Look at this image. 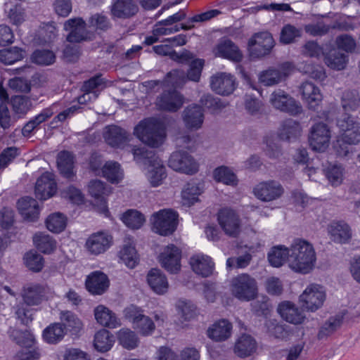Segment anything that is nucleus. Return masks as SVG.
Returning a JSON list of instances; mask_svg holds the SVG:
<instances>
[{
    "label": "nucleus",
    "mask_w": 360,
    "mask_h": 360,
    "mask_svg": "<svg viewBox=\"0 0 360 360\" xmlns=\"http://www.w3.org/2000/svg\"><path fill=\"white\" fill-rule=\"evenodd\" d=\"M300 91L302 100L311 110H316L323 100L319 88L311 82H303L300 86Z\"/></svg>",
    "instance_id": "obj_20"
},
{
    "label": "nucleus",
    "mask_w": 360,
    "mask_h": 360,
    "mask_svg": "<svg viewBox=\"0 0 360 360\" xmlns=\"http://www.w3.org/2000/svg\"><path fill=\"white\" fill-rule=\"evenodd\" d=\"M124 224L132 229H138L145 221L144 216L139 211L130 210L126 212L122 217Z\"/></svg>",
    "instance_id": "obj_54"
},
{
    "label": "nucleus",
    "mask_w": 360,
    "mask_h": 360,
    "mask_svg": "<svg viewBox=\"0 0 360 360\" xmlns=\"http://www.w3.org/2000/svg\"><path fill=\"white\" fill-rule=\"evenodd\" d=\"M63 29L68 32L66 39L70 43H80L91 39L86 23L82 18H72L66 20Z\"/></svg>",
    "instance_id": "obj_11"
},
{
    "label": "nucleus",
    "mask_w": 360,
    "mask_h": 360,
    "mask_svg": "<svg viewBox=\"0 0 360 360\" xmlns=\"http://www.w3.org/2000/svg\"><path fill=\"white\" fill-rule=\"evenodd\" d=\"M181 252L179 248L173 244L168 245L160 255V262L162 266L167 271L176 274L181 268Z\"/></svg>",
    "instance_id": "obj_16"
},
{
    "label": "nucleus",
    "mask_w": 360,
    "mask_h": 360,
    "mask_svg": "<svg viewBox=\"0 0 360 360\" xmlns=\"http://www.w3.org/2000/svg\"><path fill=\"white\" fill-rule=\"evenodd\" d=\"M102 174L111 183H118L123 178V172L117 162H107L102 167Z\"/></svg>",
    "instance_id": "obj_46"
},
{
    "label": "nucleus",
    "mask_w": 360,
    "mask_h": 360,
    "mask_svg": "<svg viewBox=\"0 0 360 360\" xmlns=\"http://www.w3.org/2000/svg\"><path fill=\"white\" fill-rule=\"evenodd\" d=\"M325 174L333 186L340 185L343 179V169L338 165L329 166L325 170Z\"/></svg>",
    "instance_id": "obj_63"
},
{
    "label": "nucleus",
    "mask_w": 360,
    "mask_h": 360,
    "mask_svg": "<svg viewBox=\"0 0 360 360\" xmlns=\"http://www.w3.org/2000/svg\"><path fill=\"white\" fill-rule=\"evenodd\" d=\"M147 281L153 290L159 295L165 293L169 284L165 275L159 269H153L149 271Z\"/></svg>",
    "instance_id": "obj_36"
},
{
    "label": "nucleus",
    "mask_w": 360,
    "mask_h": 360,
    "mask_svg": "<svg viewBox=\"0 0 360 360\" xmlns=\"http://www.w3.org/2000/svg\"><path fill=\"white\" fill-rule=\"evenodd\" d=\"M183 103V96L175 90L164 92L157 100L159 108L169 112L177 111Z\"/></svg>",
    "instance_id": "obj_24"
},
{
    "label": "nucleus",
    "mask_w": 360,
    "mask_h": 360,
    "mask_svg": "<svg viewBox=\"0 0 360 360\" xmlns=\"http://www.w3.org/2000/svg\"><path fill=\"white\" fill-rule=\"evenodd\" d=\"M340 139L347 144H357L360 142V124L355 129L350 128L340 131Z\"/></svg>",
    "instance_id": "obj_64"
},
{
    "label": "nucleus",
    "mask_w": 360,
    "mask_h": 360,
    "mask_svg": "<svg viewBox=\"0 0 360 360\" xmlns=\"http://www.w3.org/2000/svg\"><path fill=\"white\" fill-rule=\"evenodd\" d=\"M290 248L284 245L273 247L268 253V260L270 264L274 267L281 266L286 261L288 262Z\"/></svg>",
    "instance_id": "obj_40"
},
{
    "label": "nucleus",
    "mask_w": 360,
    "mask_h": 360,
    "mask_svg": "<svg viewBox=\"0 0 360 360\" xmlns=\"http://www.w3.org/2000/svg\"><path fill=\"white\" fill-rule=\"evenodd\" d=\"M103 137L108 145L117 148L123 147L129 140L127 131L116 125L106 127Z\"/></svg>",
    "instance_id": "obj_28"
},
{
    "label": "nucleus",
    "mask_w": 360,
    "mask_h": 360,
    "mask_svg": "<svg viewBox=\"0 0 360 360\" xmlns=\"http://www.w3.org/2000/svg\"><path fill=\"white\" fill-rule=\"evenodd\" d=\"M88 191L100 203V211L103 213L107 212L105 197L110 193V188L100 180H91L88 185Z\"/></svg>",
    "instance_id": "obj_25"
},
{
    "label": "nucleus",
    "mask_w": 360,
    "mask_h": 360,
    "mask_svg": "<svg viewBox=\"0 0 360 360\" xmlns=\"http://www.w3.org/2000/svg\"><path fill=\"white\" fill-rule=\"evenodd\" d=\"M181 117L187 129L198 130L202 127L204 122V110L199 105H190L184 110Z\"/></svg>",
    "instance_id": "obj_18"
},
{
    "label": "nucleus",
    "mask_w": 360,
    "mask_h": 360,
    "mask_svg": "<svg viewBox=\"0 0 360 360\" xmlns=\"http://www.w3.org/2000/svg\"><path fill=\"white\" fill-rule=\"evenodd\" d=\"M114 336L107 330L98 331L94 337V347L101 352L109 351L114 344Z\"/></svg>",
    "instance_id": "obj_44"
},
{
    "label": "nucleus",
    "mask_w": 360,
    "mask_h": 360,
    "mask_svg": "<svg viewBox=\"0 0 360 360\" xmlns=\"http://www.w3.org/2000/svg\"><path fill=\"white\" fill-rule=\"evenodd\" d=\"M190 264L193 271L202 277L211 275L214 269V263L212 259L204 255H195L191 257Z\"/></svg>",
    "instance_id": "obj_31"
},
{
    "label": "nucleus",
    "mask_w": 360,
    "mask_h": 360,
    "mask_svg": "<svg viewBox=\"0 0 360 360\" xmlns=\"http://www.w3.org/2000/svg\"><path fill=\"white\" fill-rule=\"evenodd\" d=\"M274 46V40L267 32L255 34L248 41V50L252 58H260L269 54Z\"/></svg>",
    "instance_id": "obj_8"
},
{
    "label": "nucleus",
    "mask_w": 360,
    "mask_h": 360,
    "mask_svg": "<svg viewBox=\"0 0 360 360\" xmlns=\"http://www.w3.org/2000/svg\"><path fill=\"white\" fill-rule=\"evenodd\" d=\"M32 61L40 65H50L56 60L54 53L47 49H37L31 56Z\"/></svg>",
    "instance_id": "obj_56"
},
{
    "label": "nucleus",
    "mask_w": 360,
    "mask_h": 360,
    "mask_svg": "<svg viewBox=\"0 0 360 360\" xmlns=\"http://www.w3.org/2000/svg\"><path fill=\"white\" fill-rule=\"evenodd\" d=\"M25 264L31 271L39 272L44 267V258L37 252L30 251L24 256Z\"/></svg>",
    "instance_id": "obj_58"
},
{
    "label": "nucleus",
    "mask_w": 360,
    "mask_h": 360,
    "mask_svg": "<svg viewBox=\"0 0 360 360\" xmlns=\"http://www.w3.org/2000/svg\"><path fill=\"white\" fill-rule=\"evenodd\" d=\"M57 165L60 172L66 178L74 176V157L68 151H61L57 158Z\"/></svg>",
    "instance_id": "obj_38"
},
{
    "label": "nucleus",
    "mask_w": 360,
    "mask_h": 360,
    "mask_svg": "<svg viewBox=\"0 0 360 360\" xmlns=\"http://www.w3.org/2000/svg\"><path fill=\"white\" fill-rule=\"evenodd\" d=\"M293 70L290 62H285L278 68H271L261 72L259 81L265 86H273L285 80Z\"/></svg>",
    "instance_id": "obj_14"
},
{
    "label": "nucleus",
    "mask_w": 360,
    "mask_h": 360,
    "mask_svg": "<svg viewBox=\"0 0 360 360\" xmlns=\"http://www.w3.org/2000/svg\"><path fill=\"white\" fill-rule=\"evenodd\" d=\"M105 87L103 79L101 75H96L86 81L82 85V91L92 94L93 98L98 97V93Z\"/></svg>",
    "instance_id": "obj_57"
},
{
    "label": "nucleus",
    "mask_w": 360,
    "mask_h": 360,
    "mask_svg": "<svg viewBox=\"0 0 360 360\" xmlns=\"http://www.w3.org/2000/svg\"><path fill=\"white\" fill-rule=\"evenodd\" d=\"M257 349L255 340L250 335H242L236 341L234 347L235 354L245 358L253 354Z\"/></svg>",
    "instance_id": "obj_35"
},
{
    "label": "nucleus",
    "mask_w": 360,
    "mask_h": 360,
    "mask_svg": "<svg viewBox=\"0 0 360 360\" xmlns=\"http://www.w3.org/2000/svg\"><path fill=\"white\" fill-rule=\"evenodd\" d=\"M217 220L224 233L236 237L240 231V219L237 213L229 208L221 209L218 212Z\"/></svg>",
    "instance_id": "obj_13"
},
{
    "label": "nucleus",
    "mask_w": 360,
    "mask_h": 360,
    "mask_svg": "<svg viewBox=\"0 0 360 360\" xmlns=\"http://www.w3.org/2000/svg\"><path fill=\"white\" fill-rule=\"evenodd\" d=\"M25 51L19 47L13 46L0 51V62L11 65L22 60L25 56Z\"/></svg>",
    "instance_id": "obj_51"
},
{
    "label": "nucleus",
    "mask_w": 360,
    "mask_h": 360,
    "mask_svg": "<svg viewBox=\"0 0 360 360\" xmlns=\"http://www.w3.org/2000/svg\"><path fill=\"white\" fill-rule=\"evenodd\" d=\"M153 49L158 55L169 56L172 59L181 63L188 62L194 58L193 54L190 51L185 50L179 54L174 51L171 46L167 44L155 46Z\"/></svg>",
    "instance_id": "obj_37"
},
{
    "label": "nucleus",
    "mask_w": 360,
    "mask_h": 360,
    "mask_svg": "<svg viewBox=\"0 0 360 360\" xmlns=\"http://www.w3.org/2000/svg\"><path fill=\"white\" fill-rule=\"evenodd\" d=\"M253 193L259 200L264 202H270L281 197L284 193V189L278 182L267 181L256 185L253 189Z\"/></svg>",
    "instance_id": "obj_15"
},
{
    "label": "nucleus",
    "mask_w": 360,
    "mask_h": 360,
    "mask_svg": "<svg viewBox=\"0 0 360 360\" xmlns=\"http://www.w3.org/2000/svg\"><path fill=\"white\" fill-rule=\"evenodd\" d=\"M211 89L218 94L227 96L232 94L236 88L233 76L226 72H219L210 78Z\"/></svg>",
    "instance_id": "obj_17"
},
{
    "label": "nucleus",
    "mask_w": 360,
    "mask_h": 360,
    "mask_svg": "<svg viewBox=\"0 0 360 360\" xmlns=\"http://www.w3.org/2000/svg\"><path fill=\"white\" fill-rule=\"evenodd\" d=\"M151 223L155 233L165 236L171 235L176 229L178 214L169 209L161 210L153 214Z\"/></svg>",
    "instance_id": "obj_5"
},
{
    "label": "nucleus",
    "mask_w": 360,
    "mask_h": 360,
    "mask_svg": "<svg viewBox=\"0 0 360 360\" xmlns=\"http://www.w3.org/2000/svg\"><path fill=\"white\" fill-rule=\"evenodd\" d=\"M200 187L195 183H188L181 192L182 202L188 207L198 200V195L201 193Z\"/></svg>",
    "instance_id": "obj_50"
},
{
    "label": "nucleus",
    "mask_w": 360,
    "mask_h": 360,
    "mask_svg": "<svg viewBox=\"0 0 360 360\" xmlns=\"http://www.w3.org/2000/svg\"><path fill=\"white\" fill-rule=\"evenodd\" d=\"M232 295L240 301L254 300L258 292L256 280L248 274H241L231 280Z\"/></svg>",
    "instance_id": "obj_4"
},
{
    "label": "nucleus",
    "mask_w": 360,
    "mask_h": 360,
    "mask_svg": "<svg viewBox=\"0 0 360 360\" xmlns=\"http://www.w3.org/2000/svg\"><path fill=\"white\" fill-rule=\"evenodd\" d=\"M11 105L13 111L19 115L23 116L32 108L30 98L26 96H14L11 97Z\"/></svg>",
    "instance_id": "obj_48"
},
{
    "label": "nucleus",
    "mask_w": 360,
    "mask_h": 360,
    "mask_svg": "<svg viewBox=\"0 0 360 360\" xmlns=\"http://www.w3.org/2000/svg\"><path fill=\"white\" fill-rule=\"evenodd\" d=\"M231 323L226 319H221L209 328L207 335L215 341H224L231 336Z\"/></svg>",
    "instance_id": "obj_33"
},
{
    "label": "nucleus",
    "mask_w": 360,
    "mask_h": 360,
    "mask_svg": "<svg viewBox=\"0 0 360 360\" xmlns=\"http://www.w3.org/2000/svg\"><path fill=\"white\" fill-rule=\"evenodd\" d=\"M60 318L65 328H68L70 330L77 333L82 328V321L74 313L70 311H62Z\"/></svg>",
    "instance_id": "obj_59"
},
{
    "label": "nucleus",
    "mask_w": 360,
    "mask_h": 360,
    "mask_svg": "<svg viewBox=\"0 0 360 360\" xmlns=\"http://www.w3.org/2000/svg\"><path fill=\"white\" fill-rule=\"evenodd\" d=\"M316 257L313 245L308 241L295 239L290 247L288 266L295 272L307 274L314 268Z\"/></svg>",
    "instance_id": "obj_1"
},
{
    "label": "nucleus",
    "mask_w": 360,
    "mask_h": 360,
    "mask_svg": "<svg viewBox=\"0 0 360 360\" xmlns=\"http://www.w3.org/2000/svg\"><path fill=\"white\" fill-rule=\"evenodd\" d=\"M216 181L227 185L236 184V175L226 167L221 166L216 168L213 172Z\"/></svg>",
    "instance_id": "obj_60"
},
{
    "label": "nucleus",
    "mask_w": 360,
    "mask_h": 360,
    "mask_svg": "<svg viewBox=\"0 0 360 360\" xmlns=\"http://www.w3.org/2000/svg\"><path fill=\"white\" fill-rule=\"evenodd\" d=\"M67 219L60 212H56L50 214L46 220L47 229L53 233H60L66 226Z\"/></svg>",
    "instance_id": "obj_52"
},
{
    "label": "nucleus",
    "mask_w": 360,
    "mask_h": 360,
    "mask_svg": "<svg viewBox=\"0 0 360 360\" xmlns=\"http://www.w3.org/2000/svg\"><path fill=\"white\" fill-rule=\"evenodd\" d=\"M36 248L43 253L50 254L56 248V241L49 235L39 232L33 236Z\"/></svg>",
    "instance_id": "obj_43"
},
{
    "label": "nucleus",
    "mask_w": 360,
    "mask_h": 360,
    "mask_svg": "<svg viewBox=\"0 0 360 360\" xmlns=\"http://www.w3.org/2000/svg\"><path fill=\"white\" fill-rule=\"evenodd\" d=\"M94 316L97 322L103 326L115 328L120 326L115 314L104 305H98L95 308Z\"/></svg>",
    "instance_id": "obj_32"
},
{
    "label": "nucleus",
    "mask_w": 360,
    "mask_h": 360,
    "mask_svg": "<svg viewBox=\"0 0 360 360\" xmlns=\"http://www.w3.org/2000/svg\"><path fill=\"white\" fill-rule=\"evenodd\" d=\"M134 160L138 163L148 165L153 161L160 160L155 155L153 150H148L146 147H134L131 149Z\"/></svg>",
    "instance_id": "obj_53"
},
{
    "label": "nucleus",
    "mask_w": 360,
    "mask_h": 360,
    "mask_svg": "<svg viewBox=\"0 0 360 360\" xmlns=\"http://www.w3.org/2000/svg\"><path fill=\"white\" fill-rule=\"evenodd\" d=\"M331 131L327 124L322 122L311 126L309 135V146L313 150L323 152L329 146Z\"/></svg>",
    "instance_id": "obj_7"
},
{
    "label": "nucleus",
    "mask_w": 360,
    "mask_h": 360,
    "mask_svg": "<svg viewBox=\"0 0 360 360\" xmlns=\"http://www.w3.org/2000/svg\"><path fill=\"white\" fill-rule=\"evenodd\" d=\"M138 11V5L133 0H115L111 6L112 15L117 18H129Z\"/></svg>",
    "instance_id": "obj_26"
},
{
    "label": "nucleus",
    "mask_w": 360,
    "mask_h": 360,
    "mask_svg": "<svg viewBox=\"0 0 360 360\" xmlns=\"http://www.w3.org/2000/svg\"><path fill=\"white\" fill-rule=\"evenodd\" d=\"M147 179L153 187L161 185L167 177L166 169L160 160L153 161L148 165V170L146 174Z\"/></svg>",
    "instance_id": "obj_34"
},
{
    "label": "nucleus",
    "mask_w": 360,
    "mask_h": 360,
    "mask_svg": "<svg viewBox=\"0 0 360 360\" xmlns=\"http://www.w3.org/2000/svg\"><path fill=\"white\" fill-rule=\"evenodd\" d=\"M278 312L283 319L295 325L301 324L305 319L303 311L290 301L281 302L278 307Z\"/></svg>",
    "instance_id": "obj_22"
},
{
    "label": "nucleus",
    "mask_w": 360,
    "mask_h": 360,
    "mask_svg": "<svg viewBox=\"0 0 360 360\" xmlns=\"http://www.w3.org/2000/svg\"><path fill=\"white\" fill-rule=\"evenodd\" d=\"M48 292V287L39 283H30L23 287L21 292L23 303L19 304L15 311L17 318L22 324L27 325L33 319L34 310L27 307L40 304Z\"/></svg>",
    "instance_id": "obj_2"
},
{
    "label": "nucleus",
    "mask_w": 360,
    "mask_h": 360,
    "mask_svg": "<svg viewBox=\"0 0 360 360\" xmlns=\"http://www.w3.org/2000/svg\"><path fill=\"white\" fill-rule=\"evenodd\" d=\"M112 237L103 232L91 235L86 242V248L93 255H99L105 252L110 246Z\"/></svg>",
    "instance_id": "obj_23"
},
{
    "label": "nucleus",
    "mask_w": 360,
    "mask_h": 360,
    "mask_svg": "<svg viewBox=\"0 0 360 360\" xmlns=\"http://www.w3.org/2000/svg\"><path fill=\"white\" fill-rule=\"evenodd\" d=\"M301 36V30L294 25H285L281 30L280 41L284 44L294 42L296 38Z\"/></svg>",
    "instance_id": "obj_61"
},
{
    "label": "nucleus",
    "mask_w": 360,
    "mask_h": 360,
    "mask_svg": "<svg viewBox=\"0 0 360 360\" xmlns=\"http://www.w3.org/2000/svg\"><path fill=\"white\" fill-rule=\"evenodd\" d=\"M325 63L330 68L336 70H341L345 68L348 56L339 50H331L325 56Z\"/></svg>",
    "instance_id": "obj_41"
},
{
    "label": "nucleus",
    "mask_w": 360,
    "mask_h": 360,
    "mask_svg": "<svg viewBox=\"0 0 360 360\" xmlns=\"http://www.w3.org/2000/svg\"><path fill=\"white\" fill-rule=\"evenodd\" d=\"M217 56L227 58L234 62H240L243 58V54L238 46L229 39H222L214 49Z\"/></svg>",
    "instance_id": "obj_27"
},
{
    "label": "nucleus",
    "mask_w": 360,
    "mask_h": 360,
    "mask_svg": "<svg viewBox=\"0 0 360 360\" xmlns=\"http://www.w3.org/2000/svg\"><path fill=\"white\" fill-rule=\"evenodd\" d=\"M299 299L302 307L307 311L314 312L323 305L326 294L319 285L311 284L300 295Z\"/></svg>",
    "instance_id": "obj_9"
},
{
    "label": "nucleus",
    "mask_w": 360,
    "mask_h": 360,
    "mask_svg": "<svg viewBox=\"0 0 360 360\" xmlns=\"http://www.w3.org/2000/svg\"><path fill=\"white\" fill-rule=\"evenodd\" d=\"M269 101L276 109L296 115L302 112V105L283 90H275L270 96Z\"/></svg>",
    "instance_id": "obj_10"
},
{
    "label": "nucleus",
    "mask_w": 360,
    "mask_h": 360,
    "mask_svg": "<svg viewBox=\"0 0 360 360\" xmlns=\"http://www.w3.org/2000/svg\"><path fill=\"white\" fill-rule=\"evenodd\" d=\"M120 257L129 268L133 269L138 264L139 256L134 245L130 239L125 241L122 249L120 252Z\"/></svg>",
    "instance_id": "obj_45"
},
{
    "label": "nucleus",
    "mask_w": 360,
    "mask_h": 360,
    "mask_svg": "<svg viewBox=\"0 0 360 360\" xmlns=\"http://www.w3.org/2000/svg\"><path fill=\"white\" fill-rule=\"evenodd\" d=\"M341 106L347 111H355L360 106V96L356 90H347L341 96Z\"/></svg>",
    "instance_id": "obj_47"
},
{
    "label": "nucleus",
    "mask_w": 360,
    "mask_h": 360,
    "mask_svg": "<svg viewBox=\"0 0 360 360\" xmlns=\"http://www.w3.org/2000/svg\"><path fill=\"white\" fill-rule=\"evenodd\" d=\"M327 230L330 238L336 243H347L352 236L350 226L343 221L331 222Z\"/></svg>",
    "instance_id": "obj_21"
},
{
    "label": "nucleus",
    "mask_w": 360,
    "mask_h": 360,
    "mask_svg": "<svg viewBox=\"0 0 360 360\" xmlns=\"http://www.w3.org/2000/svg\"><path fill=\"white\" fill-rule=\"evenodd\" d=\"M119 343L125 349H133L138 347L139 340L135 332L129 328H122L117 333Z\"/></svg>",
    "instance_id": "obj_49"
},
{
    "label": "nucleus",
    "mask_w": 360,
    "mask_h": 360,
    "mask_svg": "<svg viewBox=\"0 0 360 360\" xmlns=\"http://www.w3.org/2000/svg\"><path fill=\"white\" fill-rule=\"evenodd\" d=\"M65 330L60 323H54L46 327L43 331L44 340L49 344H57L63 340Z\"/></svg>",
    "instance_id": "obj_39"
},
{
    "label": "nucleus",
    "mask_w": 360,
    "mask_h": 360,
    "mask_svg": "<svg viewBox=\"0 0 360 360\" xmlns=\"http://www.w3.org/2000/svg\"><path fill=\"white\" fill-rule=\"evenodd\" d=\"M124 317L128 319L141 335H151L155 329V324L153 319L143 314V310L134 305H131L124 310Z\"/></svg>",
    "instance_id": "obj_6"
},
{
    "label": "nucleus",
    "mask_w": 360,
    "mask_h": 360,
    "mask_svg": "<svg viewBox=\"0 0 360 360\" xmlns=\"http://www.w3.org/2000/svg\"><path fill=\"white\" fill-rule=\"evenodd\" d=\"M56 191V183L53 174L45 172L37 179L35 185V195L39 200H46Z\"/></svg>",
    "instance_id": "obj_19"
},
{
    "label": "nucleus",
    "mask_w": 360,
    "mask_h": 360,
    "mask_svg": "<svg viewBox=\"0 0 360 360\" xmlns=\"http://www.w3.org/2000/svg\"><path fill=\"white\" fill-rule=\"evenodd\" d=\"M86 286L91 293L101 295L108 288L109 280L104 273L94 271L87 277Z\"/></svg>",
    "instance_id": "obj_29"
},
{
    "label": "nucleus",
    "mask_w": 360,
    "mask_h": 360,
    "mask_svg": "<svg viewBox=\"0 0 360 360\" xmlns=\"http://www.w3.org/2000/svg\"><path fill=\"white\" fill-rule=\"evenodd\" d=\"M18 209L23 218L29 221H35L39 215V207L37 200L26 196L18 200Z\"/></svg>",
    "instance_id": "obj_30"
},
{
    "label": "nucleus",
    "mask_w": 360,
    "mask_h": 360,
    "mask_svg": "<svg viewBox=\"0 0 360 360\" xmlns=\"http://www.w3.org/2000/svg\"><path fill=\"white\" fill-rule=\"evenodd\" d=\"M168 165L172 169L186 174H193L198 172V164L187 152L178 150L174 152L168 161Z\"/></svg>",
    "instance_id": "obj_12"
},
{
    "label": "nucleus",
    "mask_w": 360,
    "mask_h": 360,
    "mask_svg": "<svg viewBox=\"0 0 360 360\" xmlns=\"http://www.w3.org/2000/svg\"><path fill=\"white\" fill-rule=\"evenodd\" d=\"M341 325V319L338 316L330 317L321 328L318 338L323 339L333 333Z\"/></svg>",
    "instance_id": "obj_62"
},
{
    "label": "nucleus",
    "mask_w": 360,
    "mask_h": 360,
    "mask_svg": "<svg viewBox=\"0 0 360 360\" xmlns=\"http://www.w3.org/2000/svg\"><path fill=\"white\" fill-rule=\"evenodd\" d=\"M134 134L145 144L158 148L165 139V129L161 122L155 118L141 121L134 129Z\"/></svg>",
    "instance_id": "obj_3"
},
{
    "label": "nucleus",
    "mask_w": 360,
    "mask_h": 360,
    "mask_svg": "<svg viewBox=\"0 0 360 360\" xmlns=\"http://www.w3.org/2000/svg\"><path fill=\"white\" fill-rule=\"evenodd\" d=\"M301 131L299 122L292 119L286 120L281 125L279 136L281 139L290 141L300 136Z\"/></svg>",
    "instance_id": "obj_42"
},
{
    "label": "nucleus",
    "mask_w": 360,
    "mask_h": 360,
    "mask_svg": "<svg viewBox=\"0 0 360 360\" xmlns=\"http://www.w3.org/2000/svg\"><path fill=\"white\" fill-rule=\"evenodd\" d=\"M221 12L217 9L210 10L205 13L195 15L188 18L187 23L182 25L181 29L189 30L195 27V22H205L220 15Z\"/></svg>",
    "instance_id": "obj_55"
}]
</instances>
